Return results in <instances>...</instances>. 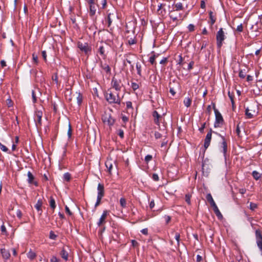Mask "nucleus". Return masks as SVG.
I'll return each mask as SVG.
<instances>
[{"mask_svg":"<svg viewBox=\"0 0 262 262\" xmlns=\"http://www.w3.org/2000/svg\"><path fill=\"white\" fill-rule=\"evenodd\" d=\"M104 96L105 99L110 104L116 103L118 104H120L121 103V99L118 93L116 94V96L112 92L108 90L104 94Z\"/></svg>","mask_w":262,"mask_h":262,"instance_id":"nucleus-1","label":"nucleus"},{"mask_svg":"<svg viewBox=\"0 0 262 262\" xmlns=\"http://www.w3.org/2000/svg\"><path fill=\"white\" fill-rule=\"evenodd\" d=\"M212 107L215 114V122L214 123V127L215 128L220 127L224 123V119L222 114L215 107V104L213 102L211 103Z\"/></svg>","mask_w":262,"mask_h":262,"instance_id":"nucleus-2","label":"nucleus"},{"mask_svg":"<svg viewBox=\"0 0 262 262\" xmlns=\"http://www.w3.org/2000/svg\"><path fill=\"white\" fill-rule=\"evenodd\" d=\"M219 149L220 151L223 153L225 163L226 164L229 155L228 152L227 143L225 138H224V140H222V142L219 143Z\"/></svg>","mask_w":262,"mask_h":262,"instance_id":"nucleus-3","label":"nucleus"},{"mask_svg":"<svg viewBox=\"0 0 262 262\" xmlns=\"http://www.w3.org/2000/svg\"><path fill=\"white\" fill-rule=\"evenodd\" d=\"M257 106L254 103H252L249 106L246 108L245 115L247 118L251 119L255 116L258 112L257 111Z\"/></svg>","mask_w":262,"mask_h":262,"instance_id":"nucleus-4","label":"nucleus"},{"mask_svg":"<svg viewBox=\"0 0 262 262\" xmlns=\"http://www.w3.org/2000/svg\"><path fill=\"white\" fill-rule=\"evenodd\" d=\"M226 38L225 33L223 28H220L216 35V45L218 48H221L223 44V41Z\"/></svg>","mask_w":262,"mask_h":262,"instance_id":"nucleus-5","label":"nucleus"},{"mask_svg":"<svg viewBox=\"0 0 262 262\" xmlns=\"http://www.w3.org/2000/svg\"><path fill=\"white\" fill-rule=\"evenodd\" d=\"M102 120L103 123H107L110 126H113L115 122V119L112 118L111 114L107 112L104 113L102 117Z\"/></svg>","mask_w":262,"mask_h":262,"instance_id":"nucleus-6","label":"nucleus"},{"mask_svg":"<svg viewBox=\"0 0 262 262\" xmlns=\"http://www.w3.org/2000/svg\"><path fill=\"white\" fill-rule=\"evenodd\" d=\"M256 244L259 249L262 251V234L261 231L257 229L255 231Z\"/></svg>","mask_w":262,"mask_h":262,"instance_id":"nucleus-7","label":"nucleus"},{"mask_svg":"<svg viewBox=\"0 0 262 262\" xmlns=\"http://www.w3.org/2000/svg\"><path fill=\"white\" fill-rule=\"evenodd\" d=\"M67 249H67L66 248V247H63L62 248L61 251L59 253V254H60V256L61 257V258L63 259H64L65 261L68 260V257H69L68 250H69L68 247H67Z\"/></svg>","mask_w":262,"mask_h":262,"instance_id":"nucleus-8","label":"nucleus"},{"mask_svg":"<svg viewBox=\"0 0 262 262\" xmlns=\"http://www.w3.org/2000/svg\"><path fill=\"white\" fill-rule=\"evenodd\" d=\"M152 116L154 117V122L158 126H160V119L161 115H160L157 111H154L152 113Z\"/></svg>","mask_w":262,"mask_h":262,"instance_id":"nucleus-9","label":"nucleus"},{"mask_svg":"<svg viewBox=\"0 0 262 262\" xmlns=\"http://www.w3.org/2000/svg\"><path fill=\"white\" fill-rule=\"evenodd\" d=\"M212 138V135L210 133H207L206 137L204 140V151L209 146L210 144V142Z\"/></svg>","mask_w":262,"mask_h":262,"instance_id":"nucleus-10","label":"nucleus"},{"mask_svg":"<svg viewBox=\"0 0 262 262\" xmlns=\"http://www.w3.org/2000/svg\"><path fill=\"white\" fill-rule=\"evenodd\" d=\"M120 80L118 81L115 77H113L112 80V84L113 88L116 91H119L121 90V86L120 85Z\"/></svg>","mask_w":262,"mask_h":262,"instance_id":"nucleus-11","label":"nucleus"},{"mask_svg":"<svg viewBox=\"0 0 262 262\" xmlns=\"http://www.w3.org/2000/svg\"><path fill=\"white\" fill-rule=\"evenodd\" d=\"M107 214V211L104 210L101 215L98 222H97L98 226L100 227L105 222V219Z\"/></svg>","mask_w":262,"mask_h":262,"instance_id":"nucleus-12","label":"nucleus"},{"mask_svg":"<svg viewBox=\"0 0 262 262\" xmlns=\"http://www.w3.org/2000/svg\"><path fill=\"white\" fill-rule=\"evenodd\" d=\"M42 205V201L41 199H39L38 200L36 204L34 205L35 208L37 210L38 212L39 216L41 215L42 213V210L41 208Z\"/></svg>","mask_w":262,"mask_h":262,"instance_id":"nucleus-13","label":"nucleus"},{"mask_svg":"<svg viewBox=\"0 0 262 262\" xmlns=\"http://www.w3.org/2000/svg\"><path fill=\"white\" fill-rule=\"evenodd\" d=\"M28 176V182L30 184H34L35 186H38V183L37 182L34 181V177L32 174V173L29 171L27 173Z\"/></svg>","mask_w":262,"mask_h":262,"instance_id":"nucleus-14","label":"nucleus"},{"mask_svg":"<svg viewBox=\"0 0 262 262\" xmlns=\"http://www.w3.org/2000/svg\"><path fill=\"white\" fill-rule=\"evenodd\" d=\"M97 196L103 198L104 195V185L99 183L97 186Z\"/></svg>","mask_w":262,"mask_h":262,"instance_id":"nucleus-15","label":"nucleus"},{"mask_svg":"<svg viewBox=\"0 0 262 262\" xmlns=\"http://www.w3.org/2000/svg\"><path fill=\"white\" fill-rule=\"evenodd\" d=\"M77 46L79 49H89V44L83 40H79Z\"/></svg>","mask_w":262,"mask_h":262,"instance_id":"nucleus-16","label":"nucleus"},{"mask_svg":"<svg viewBox=\"0 0 262 262\" xmlns=\"http://www.w3.org/2000/svg\"><path fill=\"white\" fill-rule=\"evenodd\" d=\"M176 11L174 10H171L169 12V17L170 18L173 20V21H176L178 20L179 19H181V16L180 14H179V16H178L175 14Z\"/></svg>","mask_w":262,"mask_h":262,"instance_id":"nucleus-17","label":"nucleus"},{"mask_svg":"<svg viewBox=\"0 0 262 262\" xmlns=\"http://www.w3.org/2000/svg\"><path fill=\"white\" fill-rule=\"evenodd\" d=\"M1 252L3 258L5 259H8L9 258L10 256V253L9 251L7 250L5 248H2L1 249Z\"/></svg>","mask_w":262,"mask_h":262,"instance_id":"nucleus-18","label":"nucleus"},{"mask_svg":"<svg viewBox=\"0 0 262 262\" xmlns=\"http://www.w3.org/2000/svg\"><path fill=\"white\" fill-rule=\"evenodd\" d=\"M206 200L210 203L212 207L216 206L215 202L214 201L213 198L210 193H208L206 196Z\"/></svg>","mask_w":262,"mask_h":262,"instance_id":"nucleus-19","label":"nucleus"},{"mask_svg":"<svg viewBox=\"0 0 262 262\" xmlns=\"http://www.w3.org/2000/svg\"><path fill=\"white\" fill-rule=\"evenodd\" d=\"M97 6L96 5V4L92 5L89 6V9H90V15L91 16H93L96 14V12L97 11Z\"/></svg>","mask_w":262,"mask_h":262,"instance_id":"nucleus-20","label":"nucleus"},{"mask_svg":"<svg viewBox=\"0 0 262 262\" xmlns=\"http://www.w3.org/2000/svg\"><path fill=\"white\" fill-rule=\"evenodd\" d=\"M124 57V59H125V60H132V61L134 60L136 58V55L135 54L130 53L125 54Z\"/></svg>","mask_w":262,"mask_h":262,"instance_id":"nucleus-21","label":"nucleus"},{"mask_svg":"<svg viewBox=\"0 0 262 262\" xmlns=\"http://www.w3.org/2000/svg\"><path fill=\"white\" fill-rule=\"evenodd\" d=\"M213 208V210L215 213V214H216V215L217 216V217H218V219H221L223 217V215L222 214V213H221L220 211L219 210L217 205L215 206H214Z\"/></svg>","mask_w":262,"mask_h":262,"instance_id":"nucleus-22","label":"nucleus"},{"mask_svg":"<svg viewBox=\"0 0 262 262\" xmlns=\"http://www.w3.org/2000/svg\"><path fill=\"white\" fill-rule=\"evenodd\" d=\"M173 6H174V8L175 9L174 10L176 11L182 10L184 9L183 5L182 3H181L180 2L176 3L175 4H173Z\"/></svg>","mask_w":262,"mask_h":262,"instance_id":"nucleus-23","label":"nucleus"},{"mask_svg":"<svg viewBox=\"0 0 262 262\" xmlns=\"http://www.w3.org/2000/svg\"><path fill=\"white\" fill-rule=\"evenodd\" d=\"M42 115V113L41 111H37L35 112V116L37 118L38 123L40 124H41Z\"/></svg>","mask_w":262,"mask_h":262,"instance_id":"nucleus-24","label":"nucleus"},{"mask_svg":"<svg viewBox=\"0 0 262 262\" xmlns=\"http://www.w3.org/2000/svg\"><path fill=\"white\" fill-rule=\"evenodd\" d=\"M209 18L210 19V24L212 26L216 21V18L215 16L213 15V13L212 11H210L209 12Z\"/></svg>","mask_w":262,"mask_h":262,"instance_id":"nucleus-25","label":"nucleus"},{"mask_svg":"<svg viewBox=\"0 0 262 262\" xmlns=\"http://www.w3.org/2000/svg\"><path fill=\"white\" fill-rule=\"evenodd\" d=\"M105 165L106 167L108 169V171L109 173L111 174V173H112L111 170L113 168V164H112V162L110 161H107L106 162H105Z\"/></svg>","mask_w":262,"mask_h":262,"instance_id":"nucleus-26","label":"nucleus"},{"mask_svg":"<svg viewBox=\"0 0 262 262\" xmlns=\"http://www.w3.org/2000/svg\"><path fill=\"white\" fill-rule=\"evenodd\" d=\"M191 98H190L189 97H186L185 98V99H184V104L185 105V106H186L187 107H188L190 106L191 104Z\"/></svg>","mask_w":262,"mask_h":262,"instance_id":"nucleus-27","label":"nucleus"},{"mask_svg":"<svg viewBox=\"0 0 262 262\" xmlns=\"http://www.w3.org/2000/svg\"><path fill=\"white\" fill-rule=\"evenodd\" d=\"M208 162H209V160L207 158L205 159V160H203V161H202V171L203 173L204 172V170L206 168V169L208 168V166L207 163Z\"/></svg>","mask_w":262,"mask_h":262,"instance_id":"nucleus-28","label":"nucleus"},{"mask_svg":"<svg viewBox=\"0 0 262 262\" xmlns=\"http://www.w3.org/2000/svg\"><path fill=\"white\" fill-rule=\"evenodd\" d=\"M246 69H241L239 70L238 76L242 79H244L246 77Z\"/></svg>","mask_w":262,"mask_h":262,"instance_id":"nucleus-29","label":"nucleus"},{"mask_svg":"<svg viewBox=\"0 0 262 262\" xmlns=\"http://www.w3.org/2000/svg\"><path fill=\"white\" fill-rule=\"evenodd\" d=\"M76 99H77V102L78 106L81 105V104L82 102V100H83V96L80 92H79L78 93V96H77Z\"/></svg>","mask_w":262,"mask_h":262,"instance_id":"nucleus-30","label":"nucleus"},{"mask_svg":"<svg viewBox=\"0 0 262 262\" xmlns=\"http://www.w3.org/2000/svg\"><path fill=\"white\" fill-rule=\"evenodd\" d=\"M36 256V255L35 253L32 251L31 250H30L29 251V252L27 253L28 257L29 259H30L31 260L34 259L35 258Z\"/></svg>","mask_w":262,"mask_h":262,"instance_id":"nucleus-31","label":"nucleus"},{"mask_svg":"<svg viewBox=\"0 0 262 262\" xmlns=\"http://www.w3.org/2000/svg\"><path fill=\"white\" fill-rule=\"evenodd\" d=\"M50 206L51 208L53 209L54 211L55 208H56V203L55 200L52 196L50 197Z\"/></svg>","mask_w":262,"mask_h":262,"instance_id":"nucleus-32","label":"nucleus"},{"mask_svg":"<svg viewBox=\"0 0 262 262\" xmlns=\"http://www.w3.org/2000/svg\"><path fill=\"white\" fill-rule=\"evenodd\" d=\"M63 179L64 181L69 182L71 179V175L69 172H66L63 174Z\"/></svg>","mask_w":262,"mask_h":262,"instance_id":"nucleus-33","label":"nucleus"},{"mask_svg":"<svg viewBox=\"0 0 262 262\" xmlns=\"http://www.w3.org/2000/svg\"><path fill=\"white\" fill-rule=\"evenodd\" d=\"M252 175L254 179L256 180H258L261 177V174L256 170H254L252 172Z\"/></svg>","mask_w":262,"mask_h":262,"instance_id":"nucleus-34","label":"nucleus"},{"mask_svg":"<svg viewBox=\"0 0 262 262\" xmlns=\"http://www.w3.org/2000/svg\"><path fill=\"white\" fill-rule=\"evenodd\" d=\"M152 55L150 57L149 61L151 63V64H154L155 61V59L157 56L155 54L154 51L151 52Z\"/></svg>","mask_w":262,"mask_h":262,"instance_id":"nucleus-35","label":"nucleus"},{"mask_svg":"<svg viewBox=\"0 0 262 262\" xmlns=\"http://www.w3.org/2000/svg\"><path fill=\"white\" fill-rule=\"evenodd\" d=\"M241 122H239L237 125H236V129H235V133L237 135V136L240 138L241 137V126H239V124H240Z\"/></svg>","mask_w":262,"mask_h":262,"instance_id":"nucleus-36","label":"nucleus"},{"mask_svg":"<svg viewBox=\"0 0 262 262\" xmlns=\"http://www.w3.org/2000/svg\"><path fill=\"white\" fill-rule=\"evenodd\" d=\"M112 16H115V14L113 13H108L107 17V19L108 26H110L111 25L112 22Z\"/></svg>","mask_w":262,"mask_h":262,"instance_id":"nucleus-37","label":"nucleus"},{"mask_svg":"<svg viewBox=\"0 0 262 262\" xmlns=\"http://www.w3.org/2000/svg\"><path fill=\"white\" fill-rule=\"evenodd\" d=\"M57 235L55 234L53 231H50L49 232V238L52 240H56L57 237Z\"/></svg>","mask_w":262,"mask_h":262,"instance_id":"nucleus-38","label":"nucleus"},{"mask_svg":"<svg viewBox=\"0 0 262 262\" xmlns=\"http://www.w3.org/2000/svg\"><path fill=\"white\" fill-rule=\"evenodd\" d=\"M120 204L122 207L126 208V200L124 198H121L120 199Z\"/></svg>","mask_w":262,"mask_h":262,"instance_id":"nucleus-39","label":"nucleus"},{"mask_svg":"<svg viewBox=\"0 0 262 262\" xmlns=\"http://www.w3.org/2000/svg\"><path fill=\"white\" fill-rule=\"evenodd\" d=\"M136 69L138 75L141 76V66L139 62L136 63Z\"/></svg>","mask_w":262,"mask_h":262,"instance_id":"nucleus-40","label":"nucleus"},{"mask_svg":"<svg viewBox=\"0 0 262 262\" xmlns=\"http://www.w3.org/2000/svg\"><path fill=\"white\" fill-rule=\"evenodd\" d=\"M128 44L129 45H135L137 42V40L135 38H130L127 40Z\"/></svg>","mask_w":262,"mask_h":262,"instance_id":"nucleus-41","label":"nucleus"},{"mask_svg":"<svg viewBox=\"0 0 262 262\" xmlns=\"http://www.w3.org/2000/svg\"><path fill=\"white\" fill-rule=\"evenodd\" d=\"M130 86L134 91H136L139 88V84L134 82H132Z\"/></svg>","mask_w":262,"mask_h":262,"instance_id":"nucleus-42","label":"nucleus"},{"mask_svg":"<svg viewBox=\"0 0 262 262\" xmlns=\"http://www.w3.org/2000/svg\"><path fill=\"white\" fill-rule=\"evenodd\" d=\"M228 95L231 101V103H232V106H234V100H233V98H234V95L232 93H231L230 92V91L228 92Z\"/></svg>","mask_w":262,"mask_h":262,"instance_id":"nucleus-43","label":"nucleus"},{"mask_svg":"<svg viewBox=\"0 0 262 262\" xmlns=\"http://www.w3.org/2000/svg\"><path fill=\"white\" fill-rule=\"evenodd\" d=\"M32 101L33 103H35L37 101V97L36 96L34 90H32L31 92Z\"/></svg>","mask_w":262,"mask_h":262,"instance_id":"nucleus-44","label":"nucleus"},{"mask_svg":"<svg viewBox=\"0 0 262 262\" xmlns=\"http://www.w3.org/2000/svg\"><path fill=\"white\" fill-rule=\"evenodd\" d=\"M257 208V205L256 204L253 203L252 202H251L250 203L249 208L250 210L253 211Z\"/></svg>","mask_w":262,"mask_h":262,"instance_id":"nucleus-45","label":"nucleus"},{"mask_svg":"<svg viewBox=\"0 0 262 262\" xmlns=\"http://www.w3.org/2000/svg\"><path fill=\"white\" fill-rule=\"evenodd\" d=\"M190 198H191L190 194L188 193L185 195V201L188 205H190L191 204Z\"/></svg>","mask_w":262,"mask_h":262,"instance_id":"nucleus-46","label":"nucleus"},{"mask_svg":"<svg viewBox=\"0 0 262 262\" xmlns=\"http://www.w3.org/2000/svg\"><path fill=\"white\" fill-rule=\"evenodd\" d=\"M187 29L188 30V31L190 32H192L194 31L195 30V26L193 24H189L187 26Z\"/></svg>","mask_w":262,"mask_h":262,"instance_id":"nucleus-47","label":"nucleus"},{"mask_svg":"<svg viewBox=\"0 0 262 262\" xmlns=\"http://www.w3.org/2000/svg\"><path fill=\"white\" fill-rule=\"evenodd\" d=\"M126 32L127 33H129L130 32H133L135 30V27L133 26V27H131L130 29L129 28V25L128 24H126Z\"/></svg>","mask_w":262,"mask_h":262,"instance_id":"nucleus-48","label":"nucleus"},{"mask_svg":"<svg viewBox=\"0 0 262 262\" xmlns=\"http://www.w3.org/2000/svg\"><path fill=\"white\" fill-rule=\"evenodd\" d=\"M72 134V127H71V124L69 123V128H68V136L69 138H70L71 137Z\"/></svg>","mask_w":262,"mask_h":262,"instance_id":"nucleus-49","label":"nucleus"},{"mask_svg":"<svg viewBox=\"0 0 262 262\" xmlns=\"http://www.w3.org/2000/svg\"><path fill=\"white\" fill-rule=\"evenodd\" d=\"M206 122H204L201 125V127H200L199 128V130L200 131V132L202 134L204 133V128H205L206 127Z\"/></svg>","mask_w":262,"mask_h":262,"instance_id":"nucleus-50","label":"nucleus"},{"mask_svg":"<svg viewBox=\"0 0 262 262\" xmlns=\"http://www.w3.org/2000/svg\"><path fill=\"white\" fill-rule=\"evenodd\" d=\"M180 233H179L178 232L176 233L174 238L177 242V245L178 246L180 245Z\"/></svg>","mask_w":262,"mask_h":262,"instance_id":"nucleus-51","label":"nucleus"},{"mask_svg":"<svg viewBox=\"0 0 262 262\" xmlns=\"http://www.w3.org/2000/svg\"><path fill=\"white\" fill-rule=\"evenodd\" d=\"M152 159V156L150 155H147L145 157V161L146 163H148L149 161H150Z\"/></svg>","mask_w":262,"mask_h":262,"instance_id":"nucleus-52","label":"nucleus"},{"mask_svg":"<svg viewBox=\"0 0 262 262\" xmlns=\"http://www.w3.org/2000/svg\"><path fill=\"white\" fill-rule=\"evenodd\" d=\"M102 198L99 197V196H97V197L96 202L95 203V208L97 207V206H98L100 205Z\"/></svg>","mask_w":262,"mask_h":262,"instance_id":"nucleus-53","label":"nucleus"},{"mask_svg":"<svg viewBox=\"0 0 262 262\" xmlns=\"http://www.w3.org/2000/svg\"><path fill=\"white\" fill-rule=\"evenodd\" d=\"M0 148L2 150L5 152H7L8 151V148L1 143H0Z\"/></svg>","mask_w":262,"mask_h":262,"instance_id":"nucleus-54","label":"nucleus"},{"mask_svg":"<svg viewBox=\"0 0 262 262\" xmlns=\"http://www.w3.org/2000/svg\"><path fill=\"white\" fill-rule=\"evenodd\" d=\"M71 21H72V23L75 25V27H78V25L76 24V19L75 17H71Z\"/></svg>","mask_w":262,"mask_h":262,"instance_id":"nucleus-55","label":"nucleus"},{"mask_svg":"<svg viewBox=\"0 0 262 262\" xmlns=\"http://www.w3.org/2000/svg\"><path fill=\"white\" fill-rule=\"evenodd\" d=\"M151 178L155 181H158L159 180V176L157 173H153Z\"/></svg>","mask_w":262,"mask_h":262,"instance_id":"nucleus-56","label":"nucleus"},{"mask_svg":"<svg viewBox=\"0 0 262 262\" xmlns=\"http://www.w3.org/2000/svg\"><path fill=\"white\" fill-rule=\"evenodd\" d=\"M236 31L239 32H242L243 31V27L242 24L238 25L236 28Z\"/></svg>","mask_w":262,"mask_h":262,"instance_id":"nucleus-57","label":"nucleus"},{"mask_svg":"<svg viewBox=\"0 0 262 262\" xmlns=\"http://www.w3.org/2000/svg\"><path fill=\"white\" fill-rule=\"evenodd\" d=\"M131 243L132 246L134 247H137L139 246V243L135 239H132Z\"/></svg>","mask_w":262,"mask_h":262,"instance_id":"nucleus-58","label":"nucleus"},{"mask_svg":"<svg viewBox=\"0 0 262 262\" xmlns=\"http://www.w3.org/2000/svg\"><path fill=\"white\" fill-rule=\"evenodd\" d=\"M166 224H168L171 220V217L169 215H165L164 216Z\"/></svg>","mask_w":262,"mask_h":262,"instance_id":"nucleus-59","label":"nucleus"},{"mask_svg":"<svg viewBox=\"0 0 262 262\" xmlns=\"http://www.w3.org/2000/svg\"><path fill=\"white\" fill-rule=\"evenodd\" d=\"M155 137L157 139H160L162 137V134L159 133L158 132H155Z\"/></svg>","mask_w":262,"mask_h":262,"instance_id":"nucleus-60","label":"nucleus"},{"mask_svg":"<svg viewBox=\"0 0 262 262\" xmlns=\"http://www.w3.org/2000/svg\"><path fill=\"white\" fill-rule=\"evenodd\" d=\"M118 135L122 139L124 138V132L122 129H119Z\"/></svg>","mask_w":262,"mask_h":262,"instance_id":"nucleus-61","label":"nucleus"},{"mask_svg":"<svg viewBox=\"0 0 262 262\" xmlns=\"http://www.w3.org/2000/svg\"><path fill=\"white\" fill-rule=\"evenodd\" d=\"M1 230L3 233H7L6 228L4 224L1 227Z\"/></svg>","mask_w":262,"mask_h":262,"instance_id":"nucleus-62","label":"nucleus"},{"mask_svg":"<svg viewBox=\"0 0 262 262\" xmlns=\"http://www.w3.org/2000/svg\"><path fill=\"white\" fill-rule=\"evenodd\" d=\"M59 260L56 256H53L50 259L51 262H59Z\"/></svg>","mask_w":262,"mask_h":262,"instance_id":"nucleus-63","label":"nucleus"},{"mask_svg":"<svg viewBox=\"0 0 262 262\" xmlns=\"http://www.w3.org/2000/svg\"><path fill=\"white\" fill-rule=\"evenodd\" d=\"M103 69L105 71L106 73H109L111 71V69L108 65H105L103 67Z\"/></svg>","mask_w":262,"mask_h":262,"instance_id":"nucleus-64","label":"nucleus"}]
</instances>
